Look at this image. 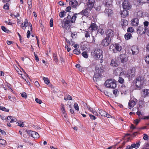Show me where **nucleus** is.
<instances>
[{"label":"nucleus","mask_w":149,"mask_h":149,"mask_svg":"<svg viewBox=\"0 0 149 149\" xmlns=\"http://www.w3.org/2000/svg\"><path fill=\"white\" fill-rule=\"evenodd\" d=\"M26 132L29 134L34 138H38L39 137L38 134L35 131H31V130H27Z\"/></svg>","instance_id":"nucleus-11"},{"label":"nucleus","mask_w":149,"mask_h":149,"mask_svg":"<svg viewBox=\"0 0 149 149\" xmlns=\"http://www.w3.org/2000/svg\"><path fill=\"white\" fill-rule=\"evenodd\" d=\"M80 14H81V15H83L85 16V17L82 16L81 17V23H80V25H82V23L83 22V25H84V23H86L87 22H86V20H83V19H84L85 17H86L87 18V17L88 15V13L87 10L84 9L80 13H78V14L79 15Z\"/></svg>","instance_id":"nucleus-8"},{"label":"nucleus","mask_w":149,"mask_h":149,"mask_svg":"<svg viewBox=\"0 0 149 149\" xmlns=\"http://www.w3.org/2000/svg\"><path fill=\"white\" fill-rule=\"evenodd\" d=\"M106 35L107 37L111 39L114 35V33L111 29H108L106 33Z\"/></svg>","instance_id":"nucleus-15"},{"label":"nucleus","mask_w":149,"mask_h":149,"mask_svg":"<svg viewBox=\"0 0 149 149\" xmlns=\"http://www.w3.org/2000/svg\"><path fill=\"white\" fill-rule=\"evenodd\" d=\"M104 12L106 15H107L109 16L113 13L112 10L111 9L107 8H106Z\"/></svg>","instance_id":"nucleus-25"},{"label":"nucleus","mask_w":149,"mask_h":149,"mask_svg":"<svg viewBox=\"0 0 149 149\" xmlns=\"http://www.w3.org/2000/svg\"><path fill=\"white\" fill-rule=\"evenodd\" d=\"M17 123L18 124V125L21 127H24V124L22 122L19 121V122H17Z\"/></svg>","instance_id":"nucleus-46"},{"label":"nucleus","mask_w":149,"mask_h":149,"mask_svg":"<svg viewBox=\"0 0 149 149\" xmlns=\"http://www.w3.org/2000/svg\"><path fill=\"white\" fill-rule=\"evenodd\" d=\"M145 60L146 63L149 64V54L145 57Z\"/></svg>","instance_id":"nucleus-43"},{"label":"nucleus","mask_w":149,"mask_h":149,"mask_svg":"<svg viewBox=\"0 0 149 149\" xmlns=\"http://www.w3.org/2000/svg\"><path fill=\"white\" fill-rule=\"evenodd\" d=\"M149 22L148 21H145L143 23L144 26H145V28H149L148 27Z\"/></svg>","instance_id":"nucleus-51"},{"label":"nucleus","mask_w":149,"mask_h":149,"mask_svg":"<svg viewBox=\"0 0 149 149\" xmlns=\"http://www.w3.org/2000/svg\"><path fill=\"white\" fill-rule=\"evenodd\" d=\"M69 4L72 7L76 8L78 5V3L76 0H71L69 2Z\"/></svg>","instance_id":"nucleus-19"},{"label":"nucleus","mask_w":149,"mask_h":149,"mask_svg":"<svg viewBox=\"0 0 149 149\" xmlns=\"http://www.w3.org/2000/svg\"><path fill=\"white\" fill-rule=\"evenodd\" d=\"M0 110L6 112H8L9 111V109H6L4 107H0Z\"/></svg>","instance_id":"nucleus-32"},{"label":"nucleus","mask_w":149,"mask_h":149,"mask_svg":"<svg viewBox=\"0 0 149 149\" xmlns=\"http://www.w3.org/2000/svg\"><path fill=\"white\" fill-rule=\"evenodd\" d=\"M106 113L105 111L102 110H99V113L102 116H105Z\"/></svg>","instance_id":"nucleus-31"},{"label":"nucleus","mask_w":149,"mask_h":149,"mask_svg":"<svg viewBox=\"0 0 149 149\" xmlns=\"http://www.w3.org/2000/svg\"><path fill=\"white\" fill-rule=\"evenodd\" d=\"M97 33H100L102 35H103L104 33L103 30L102 29H99L97 31Z\"/></svg>","instance_id":"nucleus-36"},{"label":"nucleus","mask_w":149,"mask_h":149,"mask_svg":"<svg viewBox=\"0 0 149 149\" xmlns=\"http://www.w3.org/2000/svg\"><path fill=\"white\" fill-rule=\"evenodd\" d=\"M123 7L124 9L130 10L131 8V6L130 3L127 0H124L123 3Z\"/></svg>","instance_id":"nucleus-12"},{"label":"nucleus","mask_w":149,"mask_h":149,"mask_svg":"<svg viewBox=\"0 0 149 149\" xmlns=\"http://www.w3.org/2000/svg\"><path fill=\"white\" fill-rule=\"evenodd\" d=\"M89 116L90 117V118L91 119L95 120L96 119V117L92 114H89Z\"/></svg>","instance_id":"nucleus-59"},{"label":"nucleus","mask_w":149,"mask_h":149,"mask_svg":"<svg viewBox=\"0 0 149 149\" xmlns=\"http://www.w3.org/2000/svg\"><path fill=\"white\" fill-rule=\"evenodd\" d=\"M98 26L95 23H93L91 24L90 26L88 28V31L90 30V32H91L92 36L91 39L88 40L89 42H95V37L93 36V32L94 31L96 32V30L98 29Z\"/></svg>","instance_id":"nucleus-1"},{"label":"nucleus","mask_w":149,"mask_h":149,"mask_svg":"<svg viewBox=\"0 0 149 149\" xmlns=\"http://www.w3.org/2000/svg\"><path fill=\"white\" fill-rule=\"evenodd\" d=\"M43 80L46 84H48L50 83L49 80L47 78L43 77Z\"/></svg>","instance_id":"nucleus-38"},{"label":"nucleus","mask_w":149,"mask_h":149,"mask_svg":"<svg viewBox=\"0 0 149 149\" xmlns=\"http://www.w3.org/2000/svg\"><path fill=\"white\" fill-rule=\"evenodd\" d=\"M34 56H35V60L36 61L38 62L39 61V59L38 58V57L37 55L35 53V52L34 53Z\"/></svg>","instance_id":"nucleus-61"},{"label":"nucleus","mask_w":149,"mask_h":149,"mask_svg":"<svg viewBox=\"0 0 149 149\" xmlns=\"http://www.w3.org/2000/svg\"><path fill=\"white\" fill-rule=\"evenodd\" d=\"M8 98L11 101H15L16 99L14 97H11L10 96H8Z\"/></svg>","instance_id":"nucleus-53"},{"label":"nucleus","mask_w":149,"mask_h":149,"mask_svg":"<svg viewBox=\"0 0 149 149\" xmlns=\"http://www.w3.org/2000/svg\"><path fill=\"white\" fill-rule=\"evenodd\" d=\"M3 8L6 10H8L9 8V5L8 3L5 4L3 6Z\"/></svg>","instance_id":"nucleus-44"},{"label":"nucleus","mask_w":149,"mask_h":149,"mask_svg":"<svg viewBox=\"0 0 149 149\" xmlns=\"http://www.w3.org/2000/svg\"><path fill=\"white\" fill-rule=\"evenodd\" d=\"M120 58L122 62H126L127 60V56L125 54H122L120 56Z\"/></svg>","instance_id":"nucleus-20"},{"label":"nucleus","mask_w":149,"mask_h":149,"mask_svg":"<svg viewBox=\"0 0 149 149\" xmlns=\"http://www.w3.org/2000/svg\"><path fill=\"white\" fill-rule=\"evenodd\" d=\"M132 37V35L130 33H127L125 35V39L127 40L130 39L131 37Z\"/></svg>","instance_id":"nucleus-30"},{"label":"nucleus","mask_w":149,"mask_h":149,"mask_svg":"<svg viewBox=\"0 0 149 149\" xmlns=\"http://www.w3.org/2000/svg\"><path fill=\"white\" fill-rule=\"evenodd\" d=\"M136 102L134 100L130 101L129 102V109L133 108L135 105Z\"/></svg>","instance_id":"nucleus-29"},{"label":"nucleus","mask_w":149,"mask_h":149,"mask_svg":"<svg viewBox=\"0 0 149 149\" xmlns=\"http://www.w3.org/2000/svg\"><path fill=\"white\" fill-rule=\"evenodd\" d=\"M121 24L123 28L124 29L127 26L128 24V21L125 19H122L121 21Z\"/></svg>","instance_id":"nucleus-21"},{"label":"nucleus","mask_w":149,"mask_h":149,"mask_svg":"<svg viewBox=\"0 0 149 149\" xmlns=\"http://www.w3.org/2000/svg\"><path fill=\"white\" fill-rule=\"evenodd\" d=\"M74 107L76 110L77 111L79 110V106L77 104L74 103Z\"/></svg>","instance_id":"nucleus-54"},{"label":"nucleus","mask_w":149,"mask_h":149,"mask_svg":"<svg viewBox=\"0 0 149 149\" xmlns=\"http://www.w3.org/2000/svg\"><path fill=\"white\" fill-rule=\"evenodd\" d=\"M148 147H149V142H146L144 144L142 149H149Z\"/></svg>","instance_id":"nucleus-35"},{"label":"nucleus","mask_w":149,"mask_h":149,"mask_svg":"<svg viewBox=\"0 0 149 149\" xmlns=\"http://www.w3.org/2000/svg\"><path fill=\"white\" fill-rule=\"evenodd\" d=\"M140 142L139 141L138 142H136V143L132 144L130 146L128 145L127 147L125 149H132L133 148H135V149L138 148L140 146ZM122 146H120L117 149H119L121 148Z\"/></svg>","instance_id":"nucleus-9"},{"label":"nucleus","mask_w":149,"mask_h":149,"mask_svg":"<svg viewBox=\"0 0 149 149\" xmlns=\"http://www.w3.org/2000/svg\"><path fill=\"white\" fill-rule=\"evenodd\" d=\"M0 140L1 141V143H0L1 145H6V142L5 140L1 139H0Z\"/></svg>","instance_id":"nucleus-55"},{"label":"nucleus","mask_w":149,"mask_h":149,"mask_svg":"<svg viewBox=\"0 0 149 149\" xmlns=\"http://www.w3.org/2000/svg\"><path fill=\"white\" fill-rule=\"evenodd\" d=\"M1 29L4 31L6 32H8L9 31V30L7 29L4 26H1Z\"/></svg>","instance_id":"nucleus-49"},{"label":"nucleus","mask_w":149,"mask_h":149,"mask_svg":"<svg viewBox=\"0 0 149 149\" xmlns=\"http://www.w3.org/2000/svg\"><path fill=\"white\" fill-rule=\"evenodd\" d=\"M143 96L144 97L149 96V90L144 89L143 91Z\"/></svg>","instance_id":"nucleus-26"},{"label":"nucleus","mask_w":149,"mask_h":149,"mask_svg":"<svg viewBox=\"0 0 149 149\" xmlns=\"http://www.w3.org/2000/svg\"><path fill=\"white\" fill-rule=\"evenodd\" d=\"M27 3L29 5V8H31L32 7V0H28Z\"/></svg>","instance_id":"nucleus-39"},{"label":"nucleus","mask_w":149,"mask_h":149,"mask_svg":"<svg viewBox=\"0 0 149 149\" xmlns=\"http://www.w3.org/2000/svg\"><path fill=\"white\" fill-rule=\"evenodd\" d=\"M145 27L143 25L139 26L137 29V33L141 35L145 33H146L148 34L149 28H145Z\"/></svg>","instance_id":"nucleus-7"},{"label":"nucleus","mask_w":149,"mask_h":149,"mask_svg":"<svg viewBox=\"0 0 149 149\" xmlns=\"http://www.w3.org/2000/svg\"><path fill=\"white\" fill-rule=\"evenodd\" d=\"M118 81L119 83L122 84L124 82V80L123 78L119 77Z\"/></svg>","instance_id":"nucleus-50"},{"label":"nucleus","mask_w":149,"mask_h":149,"mask_svg":"<svg viewBox=\"0 0 149 149\" xmlns=\"http://www.w3.org/2000/svg\"><path fill=\"white\" fill-rule=\"evenodd\" d=\"M61 82L62 84H64L63 85L64 86H67V84L64 80L62 79Z\"/></svg>","instance_id":"nucleus-62"},{"label":"nucleus","mask_w":149,"mask_h":149,"mask_svg":"<svg viewBox=\"0 0 149 149\" xmlns=\"http://www.w3.org/2000/svg\"><path fill=\"white\" fill-rule=\"evenodd\" d=\"M95 3V0H88L87 3L88 8L91 10L93 8Z\"/></svg>","instance_id":"nucleus-16"},{"label":"nucleus","mask_w":149,"mask_h":149,"mask_svg":"<svg viewBox=\"0 0 149 149\" xmlns=\"http://www.w3.org/2000/svg\"><path fill=\"white\" fill-rule=\"evenodd\" d=\"M53 57L54 58V60L56 62H57L58 61V59L57 58V55L56 54H53Z\"/></svg>","instance_id":"nucleus-40"},{"label":"nucleus","mask_w":149,"mask_h":149,"mask_svg":"<svg viewBox=\"0 0 149 149\" xmlns=\"http://www.w3.org/2000/svg\"><path fill=\"white\" fill-rule=\"evenodd\" d=\"M30 32L29 30H28L27 33V38H29L30 37Z\"/></svg>","instance_id":"nucleus-63"},{"label":"nucleus","mask_w":149,"mask_h":149,"mask_svg":"<svg viewBox=\"0 0 149 149\" xmlns=\"http://www.w3.org/2000/svg\"><path fill=\"white\" fill-rule=\"evenodd\" d=\"M134 31V29L132 27L128 28L127 29V31L128 32L132 33Z\"/></svg>","instance_id":"nucleus-41"},{"label":"nucleus","mask_w":149,"mask_h":149,"mask_svg":"<svg viewBox=\"0 0 149 149\" xmlns=\"http://www.w3.org/2000/svg\"><path fill=\"white\" fill-rule=\"evenodd\" d=\"M62 27L65 29L66 30H68L69 28L71 26V23L70 21L68 20L65 21H62Z\"/></svg>","instance_id":"nucleus-10"},{"label":"nucleus","mask_w":149,"mask_h":149,"mask_svg":"<svg viewBox=\"0 0 149 149\" xmlns=\"http://www.w3.org/2000/svg\"><path fill=\"white\" fill-rule=\"evenodd\" d=\"M131 50L133 55L136 54L138 53L139 50L138 47L136 46H133Z\"/></svg>","instance_id":"nucleus-18"},{"label":"nucleus","mask_w":149,"mask_h":149,"mask_svg":"<svg viewBox=\"0 0 149 149\" xmlns=\"http://www.w3.org/2000/svg\"><path fill=\"white\" fill-rule=\"evenodd\" d=\"M143 79L142 77H139L137 78L135 84L136 86L139 88H141L143 87Z\"/></svg>","instance_id":"nucleus-6"},{"label":"nucleus","mask_w":149,"mask_h":149,"mask_svg":"<svg viewBox=\"0 0 149 149\" xmlns=\"http://www.w3.org/2000/svg\"><path fill=\"white\" fill-rule=\"evenodd\" d=\"M35 101L36 102H37L39 104H41V103L42 102V100L38 98H36Z\"/></svg>","instance_id":"nucleus-56"},{"label":"nucleus","mask_w":149,"mask_h":149,"mask_svg":"<svg viewBox=\"0 0 149 149\" xmlns=\"http://www.w3.org/2000/svg\"><path fill=\"white\" fill-rule=\"evenodd\" d=\"M61 111H62V113H65L66 111L64 107V105L63 104H61Z\"/></svg>","instance_id":"nucleus-34"},{"label":"nucleus","mask_w":149,"mask_h":149,"mask_svg":"<svg viewBox=\"0 0 149 149\" xmlns=\"http://www.w3.org/2000/svg\"><path fill=\"white\" fill-rule=\"evenodd\" d=\"M126 9H124L121 13V15L122 17L125 18L128 15V12Z\"/></svg>","instance_id":"nucleus-22"},{"label":"nucleus","mask_w":149,"mask_h":149,"mask_svg":"<svg viewBox=\"0 0 149 149\" xmlns=\"http://www.w3.org/2000/svg\"><path fill=\"white\" fill-rule=\"evenodd\" d=\"M64 100H72V97L69 95H68L67 98L65 97Z\"/></svg>","instance_id":"nucleus-48"},{"label":"nucleus","mask_w":149,"mask_h":149,"mask_svg":"<svg viewBox=\"0 0 149 149\" xmlns=\"http://www.w3.org/2000/svg\"><path fill=\"white\" fill-rule=\"evenodd\" d=\"M85 37L86 38L90 37V34L88 31H86L85 32Z\"/></svg>","instance_id":"nucleus-58"},{"label":"nucleus","mask_w":149,"mask_h":149,"mask_svg":"<svg viewBox=\"0 0 149 149\" xmlns=\"http://www.w3.org/2000/svg\"><path fill=\"white\" fill-rule=\"evenodd\" d=\"M136 68L134 67H133L129 70V72L127 74V76L128 77H134L135 75Z\"/></svg>","instance_id":"nucleus-13"},{"label":"nucleus","mask_w":149,"mask_h":149,"mask_svg":"<svg viewBox=\"0 0 149 149\" xmlns=\"http://www.w3.org/2000/svg\"><path fill=\"white\" fill-rule=\"evenodd\" d=\"M143 135H144V136L143 137V139L145 140H148L149 139V137L148 136V135L146 134H143Z\"/></svg>","instance_id":"nucleus-47"},{"label":"nucleus","mask_w":149,"mask_h":149,"mask_svg":"<svg viewBox=\"0 0 149 149\" xmlns=\"http://www.w3.org/2000/svg\"><path fill=\"white\" fill-rule=\"evenodd\" d=\"M113 93L114 95H115L116 96L117 94V93L119 92L118 90L117 89H115L113 90Z\"/></svg>","instance_id":"nucleus-57"},{"label":"nucleus","mask_w":149,"mask_h":149,"mask_svg":"<svg viewBox=\"0 0 149 149\" xmlns=\"http://www.w3.org/2000/svg\"><path fill=\"white\" fill-rule=\"evenodd\" d=\"M53 19L52 18H51L50 21V26L52 27L53 26Z\"/></svg>","instance_id":"nucleus-60"},{"label":"nucleus","mask_w":149,"mask_h":149,"mask_svg":"<svg viewBox=\"0 0 149 149\" xmlns=\"http://www.w3.org/2000/svg\"><path fill=\"white\" fill-rule=\"evenodd\" d=\"M92 54L97 60L101 59L102 58V51L100 49H95L93 51Z\"/></svg>","instance_id":"nucleus-4"},{"label":"nucleus","mask_w":149,"mask_h":149,"mask_svg":"<svg viewBox=\"0 0 149 149\" xmlns=\"http://www.w3.org/2000/svg\"><path fill=\"white\" fill-rule=\"evenodd\" d=\"M81 54L82 56L85 58H87L88 57V55L86 52H83Z\"/></svg>","instance_id":"nucleus-42"},{"label":"nucleus","mask_w":149,"mask_h":149,"mask_svg":"<svg viewBox=\"0 0 149 149\" xmlns=\"http://www.w3.org/2000/svg\"><path fill=\"white\" fill-rule=\"evenodd\" d=\"M118 61L114 59L111 60V65L113 67H117L118 66Z\"/></svg>","instance_id":"nucleus-24"},{"label":"nucleus","mask_w":149,"mask_h":149,"mask_svg":"<svg viewBox=\"0 0 149 149\" xmlns=\"http://www.w3.org/2000/svg\"><path fill=\"white\" fill-rule=\"evenodd\" d=\"M105 84L107 87L113 89L115 88L117 86L115 81L111 79L106 81Z\"/></svg>","instance_id":"nucleus-5"},{"label":"nucleus","mask_w":149,"mask_h":149,"mask_svg":"<svg viewBox=\"0 0 149 149\" xmlns=\"http://www.w3.org/2000/svg\"><path fill=\"white\" fill-rule=\"evenodd\" d=\"M109 49L113 53H117L121 51L122 47L119 43H115L111 45L109 47Z\"/></svg>","instance_id":"nucleus-3"},{"label":"nucleus","mask_w":149,"mask_h":149,"mask_svg":"<svg viewBox=\"0 0 149 149\" xmlns=\"http://www.w3.org/2000/svg\"><path fill=\"white\" fill-rule=\"evenodd\" d=\"M96 73L93 76V80L95 81H97L100 79L101 77V74L103 72L102 68H99L97 66L95 68Z\"/></svg>","instance_id":"nucleus-2"},{"label":"nucleus","mask_w":149,"mask_h":149,"mask_svg":"<svg viewBox=\"0 0 149 149\" xmlns=\"http://www.w3.org/2000/svg\"><path fill=\"white\" fill-rule=\"evenodd\" d=\"M78 14L75 13L73 15L72 17H71V20L70 21L71 23H74L75 22L76 19Z\"/></svg>","instance_id":"nucleus-27"},{"label":"nucleus","mask_w":149,"mask_h":149,"mask_svg":"<svg viewBox=\"0 0 149 149\" xmlns=\"http://www.w3.org/2000/svg\"><path fill=\"white\" fill-rule=\"evenodd\" d=\"M66 12L64 11H62L59 13L60 17L61 18L63 17L64 15H65V13Z\"/></svg>","instance_id":"nucleus-33"},{"label":"nucleus","mask_w":149,"mask_h":149,"mask_svg":"<svg viewBox=\"0 0 149 149\" xmlns=\"http://www.w3.org/2000/svg\"><path fill=\"white\" fill-rule=\"evenodd\" d=\"M112 2V0H104V4L106 6L108 7L111 5Z\"/></svg>","instance_id":"nucleus-28"},{"label":"nucleus","mask_w":149,"mask_h":149,"mask_svg":"<svg viewBox=\"0 0 149 149\" xmlns=\"http://www.w3.org/2000/svg\"><path fill=\"white\" fill-rule=\"evenodd\" d=\"M21 94L22 97L25 99H26L27 98V96L26 93L24 92L21 93Z\"/></svg>","instance_id":"nucleus-45"},{"label":"nucleus","mask_w":149,"mask_h":149,"mask_svg":"<svg viewBox=\"0 0 149 149\" xmlns=\"http://www.w3.org/2000/svg\"><path fill=\"white\" fill-rule=\"evenodd\" d=\"M17 119L15 118H14L11 116H8L7 117L6 119V121L8 123H13L16 122Z\"/></svg>","instance_id":"nucleus-17"},{"label":"nucleus","mask_w":149,"mask_h":149,"mask_svg":"<svg viewBox=\"0 0 149 149\" xmlns=\"http://www.w3.org/2000/svg\"><path fill=\"white\" fill-rule=\"evenodd\" d=\"M73 52L74 54L77 55H79L80 54V52L79 49H74L73 51Z\"/></svg>","instance_id":"nucleus-37"},{"label":"nucleus","mask_w":149,"mask_h":149,"mask_svg":"<svg viewBox=\"0 0 149 149\" xmlns=\"http://www.w3.org/2000/svg\"><path fill=\"white\" fill-rule=\"evenodd\" d=\"M132 24L133 26H136L139 24V19L137 18H135L132 19Z\"/></svg>","instance_id":"nucleus-23"},{"label":"nucleus","mask_w":149,"mask_h":149,"mask_svg":"<svg viewBox=\"0 0 149 149\" xmlns=\"http://www.w3.org/2000/svg\"><path fill=\"white\" fill-rule=\"evenodd\" d=\"M0 132L1 133V134L3 135H6V132L3 130H1L0 129Z\"/></svg>","instance_id":"nucleus-64"},{"label":"nucleus","mask_w":149,"mask_h":149,"mask_svg":"<svg viewBox=\"0 0 149 149\" xmlns=\"http://www.w3.org/2000/svg\"><path fill=\"white\" fill-rule=\"evenodd\" d=\"M111 40L110 38L106 37L102 40V45L105 47L108 46L111 42Z\"/></svg>","instance_id":"nucleus-14"},{"label":"nucleus","mask_w":149,"mask_h":149,"mask_svg":"<svg viewBox=\"0 0 149 149\" xmlns=\"http://www.w3.org/2000/svg\"><path fill=\"white\" fill-rule=\"evenodd\" d=\"M77 33L76 32H74L73 33H71V37L72 38H74V37H76V36H77Z\"/></svg>","instance_id":"nucleus-52"}]
</instances>
